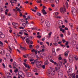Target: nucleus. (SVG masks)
Here are the masks:
<instances>
[{
    "mask_svg": "<svg viewBox=\"0 0 78 78\" xmlns=\"http://www.w3.org/2000/svg\"><path fill=\"white\" fill-rule=\"evenodd\" d=\"M23 32H22V31L20 32L19 33V34H23Z\"/></svg>",
    "mask_w": 78,
    "mask_h": 78,
    "instance_id": "obj_57",
    "label": "nucleus"
},
{
    "mask_svg": "<svg viewBox=\"0 0 78 78\" xmlns=\"http://www.w3.org/2000/svg\"><path fill=\"white\" fill-rule=\"evenodd\" d=\"M20 48L21 50H27L26 48L23 47L22 46H20Z\"/></svg>",
    "mask_w": 78,
    "mask_h": 78,
    "instance_id": "obj_15",
    "label": "nucleus"
},
{
    "mask_svg": "<svg viewBox=\"0 0 78 78\" xmlns=\"http://www.w3.org/2000/svg\"><path fill=\"white\" fill-rule=\"evenodd\" d=\"M37 16H41V14L39 13V12H37Z\"/></svg>",
    "mask_w": 78,
    "mask_h": 78,
    "instance_id": "obj_29",
    "label": "nucleus"
},
{
    "mask_svg": "<svg viewBox=\"0 0 78 78\" xmlns=\"http://www.w3.org/2000/svg\"><path fill=\"white\" fill-rule=\"evenodd\" d=\"M69 61L70 62H71L72 61L73 59H74L75 61H78V57L76 56L72 55H69Z\"/></svg>",
    "mask_w": 78,
    "mask_h": 78,
    "instance_id": "obj_1",
    "label": "nucleus"
},
{
    "mask_svg": "<svg viewBox=\"0 0 78 78\" xmlns=\"http://www.w3.org/2000/svg\"><path fill=\"white\" fill-rule=\"evenodd\" d=\"M29 24V23H28V21H27L25 23H23L22 24V26L24 27V28L27 27L28 25Z\"/></svg>",
    "mask_w": 78,
    "mask_h": 78,
    "instance_id": "obj_6",
    "label": "nucleus"
},
{
    "mask_svg": "<svg viewBox=\"0 0 78 78\" xmlns=\"http://www.w3.org/2000/svg\"><path fill=\"white\" fill-rule=\"evenodd\" d=\"M42 12L43 13L44 15H46L47 14V12H45V10H42Z\"/></svg>",
    "mask_w": 78,
    "mask_h": 78,
    "instance_id": "obj_18",
    "label": "nucleus"
},
{
    "mask_svg": "<svg viewBox=\"0 0 78 78\" xmlns=\"http://www.w3.org/2000/svg\"><path fill=\"white\" fill-rule=\"evenodd\" d=\"M0 46L1 47H3V43L2 42V41H0Z\"/></svg>",
    "mask_w": 78,
    "mask_h": 78,
    "instance_id": "obj_22",
    "label": "nucleus"
},
{
    "mask_svg": "<svg viewBox=\"0 0 78 78\" xmlns=\"http://www.w3.org/2000/svg\"><path fill=\"white\" fill-rule=\"evenodd\" d=\"M33 72H37V69H36V68H34L33 69Z\"/></svg>",
    "mask_w": 78,
    "mask_h": 78,
    "instance_id": "obj_24",
    "label": "nucleus"
},
{
    "mask_svg": "<svg viewBox=\"0 0 78 78\" xmlns=\"http://www.w3.org/2000/svg\"><path fill=\"white\" fill-rule=\"evenodd\" d=\"M60 36L61 37H64V35L62 34H61Z\"/></svg>",
    "mask_w": 78,
    "mask_h": 78,
    "instance_id": "obj_59",
    "label": "nucleus"
},
{
    "mask_svg": "<svg viewBox=\"0 0 78 78\" xmlns=\"http://www.w3.org/2000/svg\"><path fill=\"white\" fill-rule=\"evenodd\" d=\"M9 67L10 68V69H12V66H11V65H9Z\"/></svg>",
    "mask_w": 78,
    "mask_h": 78,
    "instance_id": "obj_60",
    "label": "nucleus"
},
{
    "mask_svg": "<svg viewBox=\"0 0 78 78\" xmlns=\"http://www.w3.org/2000/svg\"><path fill=\"white\" fill-rule=\"evenodd\" d=\"M21 75L19 74V75L18 76V78H24V77L25 76V75L23 73H22Z\"/></svg>",
    "mask_w": 78,
    "mask_h": 78,
    "instance_id": "obj_10",
    "label": "nucleus"
},
{
    "mask_svg": "<svg viewBox=\"0 0 78 78\" xmlns=\"http://www.w3.org/2000/svg\"><path fill=\"white\" fill-rule=\"evenodd\" d=\"M26 41L27 43H29L30 42V40L28 38H27V39H26Z\"/></svg>",
    "mask_w": 78,
    "mask_h": 78,
    "instance_id": "obj_25",
    "label": "nucleus"
},
{
    "mask_svg": "<svg viewBox=\"0 0 78 78\" xmlns=\"http://www.w3.org/2000/svg\"><path fill=\"white\" fill-rule=\"evenodd\" d=\"M55 2L57 4L59 3V0H55Z\"/></svg>",
    "mask_w": 78,
    "mask_h": 78,
    "instance_id": "obj_36",
    "label": "nucleus"
},
{
    "mask_svg": "<svg viewBox=\"0 0 78 78\" xmlns=\"http://www.w3.org/2000/svg\"><path fill=\"white\" fill-rule=\"evenodd\" d=\"M50 61L52 63H53L54 65H57V66H59L60 67H61V66L62 67V63L61 62H59L57 63L56 62H54L52 59L50 60Z\"/></svg>",
    "mask_w": 78,
    "mask_h": 78,
    "instance_id": "obj_2",
    "label": "nucleus"
},
{
    "mask_svg": "<svg viewBox=\"0 0 78 78\" xmlns=\"http://www.w3.org/2000/svg\"><path fill=\"white\" fill-rule=\"evenodd\" d=\"M37 50H35V51H34V52H35V54H37Z\"/></svg>",
    "mask_w": 78,
    "mask_h": 78,
    "instance_id": "obj_47",
    "label": "nucleus"
},
{
    "mask_svg": "<svg viewBox=\"0 0 78 78\" xmlns=\"http://www.w3.org/2000/svg\"><path fill=\"white\" fill-rule=\"evenodd\" d=\"M66 6L67 7V8H68V3H67V2L66 3Z\"/></svg>",
    "mask_w": 78,
    "mask_h": 78,
    "instance_id": "obj_48",
    "label": "nucleus"
},
{
    "mask_svg": "<svg viewBox=\"0 0 78 78\" xmlns=\"http://www.w3.org/2000/svg\"><path fill=\"white\" fill-rule=\"evenodd\" d=\"M31 10L32 11L34 12H36V10H34V9H31Z\"/></svg>",
    "mask_w": 78,
    "mask_h": 78,
    "instance_id": "obj_37",
    "label": "nucleus"
},
{
    "mask_svg": "<svg viewBox=\"0 0 78 78\" xmlns=\"http://www.w3.org/2000/svg\"><path fill=\"white\" fill-rule=\"evenodd\" d=\"M71 76H72L73 78H75V74L74 73H73L71 75Z\"/></svg>",
    "mask_w": 78,
    "mask_h": 78,
    "instance_id": "obj_20",
    "label": "nucleus"
},
{
    "mask_svg": "<svg viewBox=\"0 0 78 78\" xmlns=\"http://www.w3.org/2000/svg\"><path fill=\"white\" fill-rule=\"evenodd\" d=\"M44 21H45V20H44V18H42L41 19V23H44Z\"/></svg>",
    "mask_w": 78,
    "mask_h": 78,
    "instance_id": "obj_19",
    "label": "nucleus"
},
{
    "mask_svg": "<svg viewBox=\"0 0 78 78\" xmlns=\"http://www.w3.org/2000/svg\"><path fill=\"white\" fill-rule=\"evenodd\" d=\"M31 29L32 30H36V28L33 27V28H31Z\"/></svg>",
    "mask_w": 78,
    "mask_h": 78,
    "instance_id": "obj_39",
    "label": "nucleus"
},
{
    "mask_svg": "<svg viewBox=\"0 0 78 78\" xmlns=\"http://www.w3.org/2000/svg\"><path fill=\"white\" fill-rule=\"evenodd\" d=\"M8 78H12V77L11 76V73H9V75L7 76Z\"/></svg>",
    "mask_w": 78,
    "mask_h": 78,
    "instance_id": "obj_23",
    "label": "nucleus"
},
{
    "mask_svg": "<svg viewBox=\"0 0 78 78\" xmlns=\"http://www.w3.org/2000/svg\"><path fill=\"white\" fill-rule=\"evenodd\" d=\"M55 69H52L51 71V74L52 75H54L55 73Z\"/></svg>",
    "mask_w": 78,
    "mask_h": 78,
    "instance_id": "obj_11",
    "label": "nucleus"
},
{
    "mask_svg": "<svg viewBox=\"0 0 78 78\" xmlns=\"http://www.w3.org/2000/svg\"><path fill=\"white\" fill-rule=\"evenodd\" d=\"M34 59L33 58H31L30 60V62H31V61H34Z\"/></svg>",
    "mask_w": 78,
    "mask_h": 78,
    "instance_id": "obj_45",
    "label": "nucleus"
},
{
    "mask_svg": "<svg viewBox=\"0 0 78 78\" xmlns=\"http://www.w3.org/2000/svg\"><path fill=\"white\" fill-rule=\"evenodd\" d=\"M42 67L43 69H45V65H43L41 66Z\"/></svg>",
    "mask_w": 78,
    "mask_h": 78,
    "instance_id": "obj_33",
    "label": "nucleus"
},
{
    "mask_svg": "<svg viewBox=\"0 0 78 78\" xmlns=\"http://www.w3.org/2000/svg\"><path fill=\"white\" fill-rule=\"evenodd\" d=\"M19 13L20 15V17H22V12H20Z\"/></svg>",
    "mask_w": 78,
    "mask_h": 78,
    "instance_id": "obj_42",
    "label": "nucleus"
},
{
    "mask_svg": "<svg viewBox=\"0 0 78 78\" xmlns=\"http://www.w3.org/2000/svg\"><path fill=\"white\" fill-rule=\"evenodd\" d=\"M21 31L22 33H25V31H26V30H22Z\"/></svg>",
    "mask_w": 78,
    "mask_h": 78,
    "instance_id": "obj_40",
    "label": "nucleus"
},
{
    "mask_svg": "<svg viewBox=\"0 0 78 78\" xmlns=\"http://www.w3.org/2000/svg\"><path fill=\"white\" fill-rule=\"evenodd\" d=\"M69 45V42L68 41H66V45Z\"/></svg>",
    "mask_w": 78,
    "mask_h": 78,
    "instance_id": "obj_51",
    "label": "nucleus"
},
{
    "mask_svg": "<svg viewBox=\"0 0 78 78\" xmlns=\"http://www.w3.org/2000/svg\"><path fill=\"white\" fill-rule=\"evenodd\" d=\"M72 12L73 13H73H75V12H76V9H75L74 8H72Z\"/></svg>",
    "mask_w": 78,
    "mask_h": 78,
    "instance_id": "obj_14",
    "label": "nucleus"
},
{
    "mask_svg": "<svg viewBox=\"0 0 78 78\" xmlns=\"http://www.w3.org/2000/svg\"><path fill=\"white\" fill-rule=\"evenodd\" d=\"M43 9H42V10H45V6L44 5H43Z\"/></svg>",
    "mask_w": 78,
    "mask_h": 78,
    "instance_id": "obj_44",
    "label": "nucleus"
},
{
    "mask_svg": "<svg viewBox=\"0 0 78 78\" xmlns=\"http://www.w3.org/2000/svg\"><path fill=\"white\" fill-rule=\"evenodd\" d=\"M45 23L46 25V26H47L48 27H49L50 26V23H49V22H48V21H46Z\"/></svg>",
    "mask_w": 78,
    "mask_h": 78,
    "instance_id": "obj_12",
    "label": "nucleus"
},
{
    "mask_svg": "<svg viewBox=\"0 0 78 78\" xmlns=\"http://www.w3.org/2000/svg\"><path fill=\"white\" fill-rule=\"evenodd\" d=\"M60 31H62V33H64V32H65V30L62 29V28H60Z\"/></svg>",
    "mask_w": 78,
    "mask_h": 78,
    "instance_id": "obj_27",
    "label": "nucleus"
},
{
    "mask_svg": "<svg viewBox=\"0 0 78 78\" xmlns=\"http://www.w3.org/2000/svg\"><path fill=\"white\" fill-rule=\"evenodd\" d=\"M69 69L68 71H67V73L69 75H70L72 73V67L69 66Z\"/></svg>",
    "mask_w": 78,
    "mask_h": 78,
    "instance_id": "obj_5",
    "label": "nucleus"
},
{
    "mask_svg": "<svg viewBox=\"0 0 78 78\" xmlns=\"http://www.w3.org/2000/svg\"><path fill=\"white\" fill-rule=\"evenodd\" d=\"M48 35H49V36H51V32H50L48 34Z\"/></svg>",
    "mask_w": 78,
    "mask_h": 78,
    "instance_id": "obj_52",
    "label": "nucleus"
},
{
    "mask_svg": "<svg viewBox=\"0 0 78 78\" xmlns=\"http://www.w3.org/2000/svg\"><path fill=\"white\" fill-rule=\"evenodd\" d=\"M26 75L28 77H31L32 76V73H27L26 74Z\"/></svg>",
    "mask_w": 78,
    "mask_h": 78,
    "instance_id": "obj_13",
    "label": "nucleus"
},
{
    "mask_svg": "<svg viewBox=\"0 0 78 78\" xmlns=\"http://www.w3.org/2000/svg\"><path fill=\"white\" fill-rule=\"evenodd\" d=\"M38 59H37L34 60V62L36 64V66L37 68H40V66H41L42 61H37Z\"/></svg>",
    "mask_w": 78,
    "mask_h": 78,
    "instance_id": "obj_3",
    "label": "nucleus"
},
{
    "mask_svg": "<svg viewBox=\"0 0 78 78\" xmlns=\"http://www.w3.org/2000/svg\"><path fill=\"white\" fill-rule=\"evenodd\" d=\"M27 19H28V20H29V19H30V16H28L27 17Z\"/></svg>",
    "mask_w": 78,
    "mask_h": 78,
    "instance_id": "obj_61",
    "label": "nucleus"
},
{
    "mask_svg": "<svg viewBox=\"0 0 78 78\" xmlns=\"http://www.w3.org/2000/svg\"><path fill=\"white\" fill-rule=\"evenodd\" d=\"M16 65H17V64H16V62H14V63H13V69H16Z\"/></svg>",
    "mask_w": 78,
    "mask_h": 78,
    "instance_id": "obj_16",
    "label": "nucleus"
},
{
    "mask_svg": "<svg viewBox=\"0 0 78 78\" xmlns=\"http://www.w3.org/2000/svg\"><path fill=\"white\" fill-rule=\"evenodd\" d=\"M69 25L70 27H71V28H72V27H73V24H72V23H70Z\"/></svg>",
    "mask_w": 78,
    "mask_h": 78,
    "instance_id": "obj_34",
    "label": "nucleus"
},
{
    "mask_svg": "<svg viewBox=\"0 0 78 78\" xmlns=\"http://www.w3.org/2000/svg\"><path fill=\"white\" fill-rule=\"evenodd\" d=\"M5 34H2V33H0V37L2 38V39H4L5 38Z\"/></svg>",
    "mask_w": 78,
    "mask_h": 78,
    "instance_id": "obj_9",
    "label": "nucleus"
},
{
    "mask_svg": "<svg viewBox=\"0 0 78 78\" xmlns=\"http://www.w3.org/2000/svg\"><path fill=\"white\" fill-rule=\"evenodd\" d=\"M52 55L54 56H56V52L54 51H52Z\"/></svg>",
    "mask_w": 78,
    "mask_h": 78,
    "instance_id": "obj_26",
    "label": "nucleus"
},
{
    "mask_svg": "<svg viewBox=\"0 0 78 78\" xmlns=\"http://www.w3.org/2000/svg\"><path fill=\"white\" fill-rule=\"evenodd\" d=\"M17 51H18V52L19 53H21V52L20 51V50L19 49H17Z\"/></svg>",
    "mask_w": 78,
    "mask_h": 78,
    "instance_id": "obj_62",
    "label": "nucleus"
},
{
    "mask_svg": "<svg viewBox=\"0 0 78 78\" xmlns=\"http://www.w3.org/2000/svg\"><path fill=\"white\" fill-rule=\"evenodd\" d=\"M72 44L73 45H76V41H72Z\"/></svg>",
    "mask_w": 78,
    "mask_h": 78,
    "instance_id": "obj_21",
    "label": "nucleus"
},
{
    "mask_svg": "<svg viewBox=\"0 0 78 78\" xmlns=\"http://www.w3.org/2000/svg\"><path fill=\"white\" fill-rule=\"evenodd\" d=\"M6 56H10V54L9 53H7L6 54Z\"/></svg>",
    "mask_w": 78,
    "mask_h": 78,
    "instance_id": "obj_38",
    "label": "nucleus"
},
{
    "mask_svg": "<svg viewBox=\"0 0 78 78\" xmlns=\"http://www.w3.org/2000/svg\"><path fill=\"white\" fill-rule=\"evenodd\" d=\"M69 53V51H66L65 53V56H67Z\"/></svg>",
    "mask_w": 78,
    "mask_h": 78,
    "instance_id": "obj_17",
    "label": "nucleus"
},
{
    "mask_svg": "<svg viewBox=\"0 0 78 78\" xmlns=\"http://www.w3.org/2000/svg\"><path fill=\"white\" fill-rule=\"evenodd\" d=\"M62 41L63 42V43H64L65 42H66V40H64V39L62 40Z\"/></svg>",
    "mask_w": 78,
    "mask_h": 78,
    "instance_id": "obj_54",
    "label": "nucleus"
},
{
    "mask_svg": "<svg viewBox=\"0 0 78 78\" xmlns=\"http://www.w3.org/2000/svg\"><path fill=\"white\" fill-rule=\"evenodd\" d=\"M44 65H48V62L47 61H46L44 63Z\"/></svg>",
    "mask_w": 78,
    "mask_h": 78,
    "instance_id": "obj_31",
    "label": "nucleus"
},
{
    "mask_svg": "<svg viewBox=\"0 0 78 78\" xmlns=\"http://www.w3.org/2000/svg\"><path fill=\"white\" fill-rule=\"evenodd\" d=\"M77 50V51H78V45H77V46H76V48Z\"/></svg>",
    "mask_w": 78,
    "mask_h": 78,
    "instance_id": "obj_64",
    "label": "nucleus"
},
{
    "mask_svg": "<svg viewBox=\"0 0 78 78\" xmlns=\"http://www.w3.org/2000/svg\"><path fill=\"white\" fill-rule=\"evenodd\" d=\"M2 66L4 67V68H5L6 67L5 65V64H4V63L2 64Z\"/></svg>",
    "mask_w": 78,
    "mask_h": 78,
    "instance_id": "obj_53",
    "label": "nucleus"
},
{
    "mask_svg": "<svg viewBox=\"0 0 78 78\" xmlns=\"http://www.w3.org/2000/svg\"><path fill=\"white\" fill-rule=\"evenodd\" d=\"M60 12H61L62 13V14H63V13H64L65 12H66V9L65 7V6H64L63 8L62 7L60 9Z\"/></svg>",
    "mask_w": 78,
    "mask_h": 78,
    "instance_id": "obj_4",
    "label": "nucleus"
},
{
    "mask_svg": "<svg viewBox=\"0 0 78 78\" xmlns=\"http://www.w3.org/2000/svg\"><path fill=\"white\" fill-rule=\"evenodd\" d=\"M10 2L11 3L12 6H14V4H13V3H12V1H10Z\"/></svg>",
    "mask_w": 78,
    "mask_h": 78,
    "instance_id": "obj_49",
    "label": "nucleus"
},
{
    "mask_svg": "<svg viewBox=\"0 0 78 78\" xmlns=\"http://www.w3.org/2000/svg\"><path fill=\"white\" fill-rule=\"evenodd\" d=\"M14 72L15 73H17V72H18V69H16L14 70Z\"/></svg>",
    "mask_w": 78,
    "mask_h": 78,
    "instance_id": "obj_35",
    "label": "nucleus"
},
{
    "mask_svg": "<svg viewBox=\"0 0 78 78\" xmlns=\"http://www.w3.org/2000/svg\"><path fill=\"white\" fill-rule=\"evenodd\" d=\"M30 42V44H33V41H30V42Z\"/></svg>",
    "mask_w": 78,
    "mask_h": 78,
    "instance_id": "obj_58",
    "label": "nucleus"
},
{
    "mask_svg": "<svg viewBox=\"0 0 78 78\" xmlns=\"http://www.w3.org/2000/svg\"><path fill=\"white\" fill-rule=\"evenodd\" d=\"M45 39V37H44V38H43L41 40L42 41H44V40Z\"/></svg>",
    "mask_w": 78,
    "mask_h": 78,
    "instance_id": "obj_55",
    "label": "nucleus"
},
{
    "mask_svg": "<svg viewBox=\"0 0 78 78\" xmlns=\"http://www.w3.org/2000/svg\"><path fill=\"white\" fill-rule=\"evenodd\" d=\"M50 3H54V0H50Z\"/></svg>",
    "mask_w": 78,
    "mask_h": 78,
    "instance_id": "obj_30",
    "label": "nucleus"
},
{
    "mask_svg": "<svg viewBox=\"0 0 78 78\" xmlns=\"http://www.w3.org/2000/svg\"><path fill=\"white\" fill-rule=\"evenodd\" d=\"M0 12H3V8H1L0 9Z\"/></svg>",
    "mask_w": 78,
    "mask_h": 78,
    "instance_id": "obj_46",
    "label": "nucleus"
},
{
    "mask_svg": "<svg viewBox=\"0 0 78 78\" xmlns=\"http://www.w3.org/2000/svg\"><path fill=\"white\" fill-rule=\"evenodd\" d=\"M33 47L32 45H29V48H31V49H33Z\"/></svg>",
    "mask_w": 78,
    "mask_h": 78,
    "instance_id": "obj_32",
    "label": "nucleus"
},
{
    "mask_svg": "<svg viewBox=\"0 0 78 78\" xmlns=\"http://www.w3.org/2000/svg\"><path fill=\"white\" fill-rule=\"evenodd\" d=\"M17 11H18V12H20V11H22V10H20V9L18 8L17 9Z\"/></svg>",
    "mask_w": 78,
    "mask_h": 78,
    "instance_id": "obj_41",
    "label": "nucleus"
},
{
    "mask_svg": "<svg viewBox=\"0 0 78 78\" xmlns=\"http://www.w3.org/2000/svg\"><path fill=\"white\" fill-rule=\"evenodd\" d=\"M26 67H27L28 69H29L30 70V66L28 65H25Z\"/></svg>",
    "mask_w": 78,
    "mask_h": 78,
    "instance_id": "obj_28",
    "label": "nucleus"
},
{
    "mask_svg": "<svg viewBox=\"0 0 78 78\" xmlns=\"http://www.w3.org/2000/svg\"><path fill=\"white\" fill-rule=\"evenodd\" d=\"M58 77L59 78H63V74L61 72H59L58 73Z\"/></svg>",
    "mask_w": 78,
    "mask_h": 78,
    "instance_id": "obj_7",
    "label": "nucleus"
},
{
    "mask_svg": "<svg viewBox=\"0 0 78 78\" xmlns=\"http://www.w3.org/2000/svg\"><path fill=\"white\" fill-rule=\"evenodd\" d=\"M40 44L41 45H43V42H40Z\"/></svg>",
    "mask_w": 78,
    "mask_h": 78,
    "instance_id": "obj_63",
    "label": "nucleus"
},
{
    "mask_svg": "<svg viewBox=\"0 0 78 78\" xmlns=\"http://www.w3.org/2000/svg\"><path fill=\"white\" fill-rule=\"evenodd\" d=\"M0 53L1 55H3L5 53V51L3 49H0Z\"/></svg>",
    "mask_w": 78,
    "mask_h": 78,
    "instance_id": "obj_8",
    "label": "nucleus"
},
{
    "mask_svg": "<svg viewBox=\"0 0 78 78\" xmlns=\"http://www.w3.org/2000/svg\"><path fill=\"white\" fill-rule=\"evenodd\" d=\"M58 59L59 60H62V58L61 57H59L58 58Z\"/></svg>",
    "mask_w": 78,
    "mask_h": 78,
    "instance_id": "obj_56",
    "label": "nucleus"
},
{
    "mask_svg": "<svg viewBox=\"0 0 78 78\" xmlns=\"http://www.w3.org/2000/svg\"><path fill=\"white\" fill-rule=\"evenodd\" d=\"M45 51V49H43L42 50L40 51V52H44Z\"/></svg>",
    "mask_w": 78,
    "mask_h": 78,
    "instance_id": "obj_43",
    "label": "nucleus"
},
{
    "mask_svg": "<svg viewBox=\"0 0 78 78\" xmlns=\"http://www.w3.org/2000/svg\"><path fill=\"white\" fill-rule=\"evenodd\" d=\"M39 48V45H37L36 46V48H37V49Z\"/></svg>",
    "mask_w": 78,
    "mask_h": 78,
    "instance_id": "obj_50",
    "label": "nucleus"
}]
</instances>
